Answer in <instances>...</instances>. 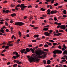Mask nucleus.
Masks as SVG:
<instances>
[{
  "instance_id": "nucleus-50",
  "label": "nucleus",
  "mask_w": 67,
  "mask_h": 67,
  "mask_svg": "<svg viewBox=\"0 0 67 67\" xmlns=\"http://www.w3.org/2000/svg\"><path fill=\"white\" fill-rule=\"evenodd\" d=\"M10 30L11 32H12V31H13V27H11L10 28Z\"/></svg>"
},
{
  "instance_id": "nucleus-49",
  "label": "nucleus",
  "mask_w": 67,
  "mask_h": 67,
  "mask_svg": "<svg viewBox=\"0 0 67 67\" xmlns=\"http://www.w3.org/2000/svg\"><path fill=\"white\" fill-rule=\"evenodd\" d=\"M41 38H37L36 39V40H41Z\"/></svg>"
},
{
  "instance_id": "nucleus-13",
  "label": "nucleus",
  "mask_w": 67,
  "mask_h": 67,
  "mask_svg": "<svg viewBox=\"0 0 67 67\" xmlns=\"http://www.w3.org/2000/svg\"><path fill=\"white\" fill-rule=\"evenodd\" d=\"M19 37H21V36H22V35L21 34V32L20 31H19Z\"/></svg>"
},
{
  "instance_id": "nucleus-51",
  "label": "nucleus",
  "mask_w": 67,
  "mask_h": 67,
  "mask_svg": "<svg viewBox=\"0 0 67 67\" xmlns=\"http://www.w3.org/2000/svg\"><path fill=\"white\" fill-rule=\"evenodd\" d=\"M54 20H55V21H57V18H56V17H54Z\"/></svg>"
},
{
  "instance_id": "nucleus-57",
  "label": "nucleus",
  "mask_w": 67,
  "mask_h": 67,
  "mask_svg": "<svg viewBox=\"0 0 67 67\" xmlns=\"http://www.w3.org/2000/svg\"><path fill=\"white\" fill-rule=\"evenodd\" d=\"M22 64V62H19L18 63V64H20V65H21V64Z\"/></svg>"
},
{
  "instance_id": "nucleus-39",
  "label": "nucleus",
  "mask_w": 67,
  "mask_h": 67,
  "mask_svg": "<svg viewBox=\"0 0 67 67\" xmlns=\"http://www.w3.org/2000/svg\"><path fill=\"white\" fill-rule=\"evenodd\" d=\"M57 27L58 29L59 28V27H60L61 28V26L60 25H59L57 26Z\"/></svg>"
},
{
  "instance_id": "nucleus-52",
  "label": "nucleus",
  "mask_w": 67,
  "mask_h": 67,
  "mask_svg": "<svg viewBox=\"0 0 67 67\" xmlns=\"http://www.w3.org/2000/svg\"><path fill=\"white\" fill-rule=\"evenodd\" d=\"M62 50L63 51H65V48H62Z\"/></svg>"
},
{
  "instance_id": "nucleus-11",
  "label": "nucleus",
  "mask_w": 67,
  "mask_h": 67,
  "mask_svg": "<svg viewBox=\"0 0 67 67\" xmlns=\"http://www.w3.org/2000/svg\"><path fill=\"white\" fill-rule=\"evenodd\" d=\"M14 63H15L16 62V63H17V64H19V61L18 60H14Z\"/></svg>"
},
{
  "instance_id": "nucleus-38",
  "label": "nucleus",
  "mask_w": 67,
  "mask_h": 67,
  "mask_svg": "<svg viewBox=\"0 0 67 67\" xmlns=\"http://www.w3.org/2000/svg\"><path fill=\"white\" fill-rule=\"evenodd\" d=\"M58 48H59V49H61L62 48V47H61V46H60V45H59L58 46Z\"/></svg>"
},
{
  "instance_id": "nucleus-25",
  "label": "nucleus",
  "mask_w": 67,
  "mask_h": 67,
  "mask_svg": "<svg viewBox=\"0 0 67 67\" xmlns=\"http://www.w3.org/2000/svg\"><path fill=\"white\" fill-rule=\"evenodd\" d=\"M9 46H7L5 47V49H8L9 48Z\"/></svg>"
},
{
  "instance_id": "nucleus-35",
  "label": "nucleus",
  "mask_w": 67,
  "mask_h": 67,
  "mask_svg": "<svg viewBox=\"0 0 67 67\" xmlns=\"http://www.w3.org/2000/svg\"><path fill=\"white\" fill-rule=\"evenodd\" d=\"M18 53V52L15 51V52H13V54L14 55V54H16V53Z\"/></svg>"
},
{
  "instance_id": "nucleus-18",
  "label": "nucleus",
  "mask_w": 67,
  "mask_h": 67,
  "mask_svg": "<svg viewBox=\"0 0 67 67\" xmlns=\"http://www.w3.org/2000/svg\"><path fill=\"white\" fill-rule=\"evenodd\" d=\"M26 51L27 52H29L30 51V50L29 48H27L26 49Z\"/></svg>"
},
{
  "instance_id": "nucleus-22",
  "label": "nucleus",
  "mask_w": 67,
  "mask_h": 67,
  "mask_svg": "<svg viewBox=\"0 0 67 67\" xmlns=\"http://www.w3.org/2000/svg\"><path fill=\"white\" fill-rule=\"evenodd\" d=\"M46 43L48 44V45H49L51 46L52 45V43H49L48 42H47Z\"/></svg>"
},
{
  "instance_id": "nucleus-53",
  "label": "nucleus",
  "mask_w": 67,
  "mask_h": 67,
  "mask_svg": "<svg viewBox=\"0 0 67 67\" xmlns=\"http://www.w3.org/2000/svg\"><path fill=\"white\" fill-rule=\"evenodd\" d=\"M32 41L33 42H36V40H32Z\"/></svg>"
},
{
  "instance_id": "nucleus-30",
  "label": "nucleus",
  "mask_w": 67,
  "mask_h": 67,
  "mask_svg": "<svg viewBox=\"0 0 67 67\" xmlns=\"http://www.w3.org/2000/svg\"><path fill=\"white\" fill-rule=\"evenodd\" d=\"M8 45H9V46H13V44H10V43H8Z\"/></svg>"
},
{
  "instance_id": "nucleus-46",
  "label": "nucleus",
  "mask_w": 67,
  "mask_h": 67,
  "mask_svg": "<svg viewBox=\"0 0 67 67\" xmlns=\"http://www.w3.org/2000/svg\"><path fill=\"white\" fill-rule=\"evenodd\" d=\"M17 2H18L19 3H21V1L19 0L17 1Z\"/></svg>"
},
{
  "instance_id": "nucleus-23",
  "label": "nucleus",
  "mask_w": 67,
  "mask_h": 67,
  "mask_svg": "<svg viewBox=\"0 0 67 67\" xmlns=\"http://www.w3.org/2000/svg\"><path fill=\"white\" fill-rule=\"evenodd\" d=\"M63 12L64 14H66V10H63Z\"/></svg>"
},
{
  "instance_id": "nucleus-2",
  "label": "nucleus",
  "mask_w": 67,
  "mask_h": 67,
  "mask_svg": "<svg viewBox=\"0 0 67 67\" xmlns=\"http://www.w3.org/2000/svg\"><path fill=\"white\" fill-rule=\"evenodd\" d=\"M29 59V60L30 63H32L33 62H38L40 61L39 59L37 58H34V57H31V58H30V56H27V57Z\"/></svg>"
},
{
  "instance_id": "nucleus-31",
  "label": "nucleus",
  "mask_w": 67,
  "mask_h": 67,
  "mask_svg": "<svg viewBox=\"0 0 67 67\" xmlns=\"http://www.w3.org/2000/svg\"><path fill=\"white\" fill-rule=\"evenodd\" d=\"M58 5V3H56L54 4V6L55 7H56V6H57Z\"/></svg>"
},
{
  "instance_id": "nucleus-10",
  "label": "nucleus",
  "mask_w": 67,
  "mask_h": 67,
  "mask_svg": "<svg viewBox=\"0 0 67 67\" xmlns=\"http://www.w3.org/2000/svg\"><path fill=\"white\" fill-rule=\"evenodd\" d=\"M25 51H26V50L24 49L23 50H20V52L22 54H23L24 53V52Z\"/></svg>"
},
{
  "instance_id": "nucleus-34",
  "label": "nucleus",
  "mask_w": 67,
  "mask_h": 67,
  "mask_svg": "<svg viewBox=\"0 0 67 67\" xmlns=\"http://www.w3.org/2000/svg\"><path fill=\"white\" fill-rule=\"evenodd\" d=\"M43 62L44 64H46V60H44L43 61Z\"/></svg>"
},
{
  "instance_id": "nucleus-42",
  "label": "nucleus",
  "mask_w": 67,
  "mask_h": 67,
  "mask_svg": "<svg viewBox=\"0 0 67 67\" xmlns=\"http://www.w3.org/2000/svg\"><path fill=\"white\" fill-rule=\"evenodd\" d=\"M59 32H62L63 33L64 32V30H59Z\"/></svg>"
},
{
  "instance_id": "nucleus-3",
  "label": "nucleus",
  "mask_w": 67,
  "mask_h": 67,
  "mask_svg": "<svg viewBox=\"0 0 67 67\" xmlns=\"http://www.w3.org/2000/svg\"><path fill=\"white\" fill-rule=\"evenodd\" d=\"M19 7L22 8H21V10L23 11L24 10L25 8L27 7V6H25L23 4H21L20 5V4H19L16 6V7Z\"/></svg>"
},
{
  "instance_id": "nucleus-12",
  "label": "nucleus",
  "mask_w": 67,
  "mask_h": 67,
  "mask_svg": "<svg viewBox=\"0 0 67 67\" xmlns=\"http://www.w3.org/2000/svg\"><path fill=\"white\" fill-rule=\"evenodd\" d=\"M10 15L11 16H12V17H13V16H15L16 15L15 13H13L11 14Z\"/></svg>"
},
{
  "instance_id": "nucleus-15",
  "label": "nucleus",
  "mask_w": 67,
  "mask_h": 67,
  "mask_svg": "<svg viewBox=\"0 0 67 67\" xmlns=\"http://www.w3.org/2000/svg\"><path fill=\"white\" fill-rule=\"evenodd\" d=\"M63 53L64 54H66V55H67V51L66 50H65L63 52Z\"/></svg>"
},
{
  "instance_id": "nucleus-14",
  "label": "nucleus",
  "mask_w": 67,
  "mask_h": 67,
  "mask_svg": "<svg viewBox=\"0 0 67 67\" xmlns=\"http://www.w3.org/2000/svg\"><path fill=\"white\" fill-rule=\"evenodd\" d=\"M51 61L50 60H48V61H47V64H48V65H49V64H51Z\"/></svg>"
},
{
  "instance_id": "nucleus-59",
  "label": "nucleus",
  "mask_w": 67,
  "mask_h": 67,
  "mask_svg": "<svg viewBox=\"0 0 67 67\" xmlns=\"http://www.w3.org/2000/svg\"><path fill=\"white\" fill-rule=\"evenodd\" d=\"M49 32L50 33H52L53 32V30H51L49 31Z\"/></svg>"
},
{
  "instance_id": "nucleus-36",
  "label": "nucleus",
  "mask_w": 67,
  "mask_h": 67,
  "mask_svg": "<svg viewBox=\"0 0 67 67\" xmlns=\"http://www.w3.org/2000/svg\"><path fill=\"white\" fill-rule=\"evenodd\" d=\"M38 28V27H34L33 28L34 29V30H36V29H37Z\"/></svg>"
},
{
  "instance_id": "nucleus-64",
  "label": "nucleus",
  "mask_w": 67,
  "mask_h": 67,
  "mask_svg": "<svg viewBox=\"0 0 67 67\" xmlns=\"http://www.w3.org/2000/svg\"><path fill=\"white\" fill-rule=\"evenodd\" d=\"M10 62H8L7 64V65H10Z\"/></svg>"
},
{
  "instance_id": "nucleus-9",
  "label": "nucleus",
  "mask_w": 67,
  "mask_h": 67,
  "mask_svg": "<svg viewBox=\"0 0 67 67\" xmlns=\"http://www.w3.org/2000/svg\"><path fill=\"white\" fill-rule=\"evenodd\" d=\"M44 34H45V35H46V36H49L50 34L49 33L46 32L44 33Z\"/></svg>"
},
{
  "instance_id": "nucleus-37",
  "label": "nucleus",
  "mask_w": 67,
  "mask_h": 67,
  "mask_svg": "<svg viewBox=\"0 0 67 67\" xmlns=\"http://www.w3.org/2000/svg\"><path fill=\"white\" fill-rule=\"evenodd\" d=\"M51 14H53V13H54V12L53 10H52L51 12Z\"/></svg>"
},
{
  "instance_id": "nucleus-26",
  "label": "nucleus",
  "mask_w": 67,
  "mask_h": 67,
  "mask_svg": "<svg viewBox=\"0 0 67 67\" xmlns=\"http://www.w3.org/2000/svg\"><path fill=\"white\" fill-rule=\"evenodd\" d=\"M57 43H53V46H56V45H57Z\"/></svg>"
},
{
  "instance_id": "nucleus-24",
  "label": "nucleus",
  "mask_w": 67,
  "mask_h": 67,
  "mask_svg": "<svg viewBox=\"0 0 67 67\" xmlns=\"http://www.w3.org/2000/svg\"><path fill=\"white\" fill-rule=\"evenodd\" d=\"M49 42H50L54 43V41L52 40H49Z\"/></svg>"
},
{
  "instance_id": "nucleus-4",
  "label": "nucleus",
  "mask_w": 67,
  "mask_h": 67,
  "mask_svg": "<svg viewBox=\"0 0 67 67\" xmlns=\"http://www.w3.org/2000/svg\"><path fill=\"white\" fill-rule=\"evenodd\" d=\"M24 23L20 22H18L15 23V25H19V26H22L24 25Z\"/></svg>"
},
{
  "instance_id": "nucleus-60",
  "label": "nucleus",
  "mask_w": 67,
  "mask_h": 67,
  "mask_svg": "<svg viewBox=\"0 0 67 67\" xmlns=\"http://www.w3.org/2000/svg\"><path fill=\"white\" fill-rule=\"evenodd\" d=\"M28 46L30 47H32V46L31 45H29Z\"/></svg>"
},
{
  "instance_id": "nucleus-62",
  "label": "nucleus",
  "mask_w": 67,
  "mask_h": 67,
  "mask_svg": "<svg viewBox=\"0 0 67 67\" xmlns=\"http://www.w3.org/2000/svg\"><path fill=\"white\" fill-rule=\"evenodd\" d=\"M1 55H2V56H4V54H2V53L1 54Z\"/></svg>"
},
{
  "instance_id": "nucleus-19",
  "label": "nucleus",
  "mask_w": 67,
  "mask_h": 67,
  "mask_svg": "<svg viewBox=\"0 0 67 67\" xmlns=\"http://www.w3.org/2000/svg\"><path fill=\"white\" fill-rule=\"evenodd\" d=\"M16 55L17 57V58H18L19 56H20V55L18 53H16Z\"/></svg>"
},
{
  "instance_id": "nucleus-58",
  "label": "nucleus",
  "mask_w": 67,
  "mask_h": 67,
  "mask_svg": "<svg viewBox=\"0 0 67 67\" xmlns=\"http://www.w3.org/2000/svg\"><path fill=\"white\" fill-rule=\"evenodd\" d=\"M62 61L63 62H66V60L65 59H64V60H62Z\"/></svg>"
},
{
  "instance_id": "nucleus-48",
  "label": "nucleus",
  "mask_w": 67,
  "mask_h": 67,
  "mask_svg": "<svg viewBox=\"0 0 67 67\" xmlns=\"http://www.w3.org/2000/svg\"><path fill=\"white\" fill-rule=\"evenodd\" d=\"M52 1H51V3H53L54 2V0H52Z\"/></svg>"
},
{
  "instance_id": "nucleus-27",
  "label": "nucleus",
  "mask_w": 67,
  "mask_h": 67,
  "mask_svg": "<svg viewBox=\"0 0 67 67\" xmlns=\"http://www.w3.org/2000/svg\"><path fill=\"white\" fill-rule=\"evenodd\" d=\"M0 31L2 33H4V30H1Z\"/></svg>"
},
{
  "instance_id": "nucleus-33",
  "label": "nucleus",
  "mask_w": 67,
  "mask_h": 67,
  "mask_svg": "<svg viewBox=\"0 0 67 67\" xmlns=\"http://www.w3.org/2000/svg\"><path fill=\"white\" fill-rule=\"evenodd\" d=\"M32 6L31 5L28 6L27 7V8H32Z\"/></svg>"
},
{
  "instance_id": "nucleus-17",
  "label": "nucleus",
  "mask_w": 67,
  "mask_h": 67,
  "mask_svg": "<svg viewBox=\"0 0 67 67\" xmlns=\"http://www.w3.org/2000/svg\"><path fill=\"white\" fill-rule=\"evenodd\" d=\"M63 47L64 48H65V49H66L67 48V47H66V45L65 44H64L63 45Z\"/></svg>"
},
{
  "instance_id": "nucleus-6",
  "label": "nucleus",
  "mask_w": 67,
  "mask_h": 67,
  "mask_svg": "<svg viewBox=\"0 0 67 67\" xmlns=\"http://www.w3.org/2000/svg\"><path fill=\"white\" fill-rule=\"evenodd\" d=\"M55 31L56 33L58 34H54V36H59V35H62V33H59V32L57 30H55Z\"/></svg>"
},
{
  "instance_id": "nucleus-20",
  "label": "nucleus",
  "mask_w": 67,
  "mask_h": 67,
  "mask_svg": "<svg viewBox=\"0 0 67 67\" xmlns=\"http://www.w3.org/2000/svg\"><path fill=\"white\" fill-rule=\"evenodd\" d=\"M43 30H44V31H48V28H44L43 29Z\"/></svg>"
},
{
  "instance_id": "nucleus-16",
  "label": "nucleus",
  "mask_w": 67,
  "mask_h": 67,
  "mask_svg": "<svg viewBox=\"0 0 67 67\" xmlns=\"http://www.w3.org/2000/svg\"><path fill=\"white\" fill-rule=\"evenodd\" d=\"M38 36H39V35H35L34 36V37L35 38L36 37L38 38Z\"/></svg>"
},
{
  "instance_id": "nucleus-45",
  "label": "nucleus",
  "mask_w": 67,
  "mask_h": 67,
  "mask_svg": "<svg viewBox=\"0 0 67 67\" xmlns=\"http://www.w3.org/2000/svg\"><path fill=\"white\" fill-rule=\"evenodd\" d=\"M46 1H47V2H50V1H52V0H46Z\"/></svg>"
},
{
  "instance_id": "nucleus-41",
  "label": "nucleus",
  "mask_w": 67,
  "mask_h": 67,
  "mask_svg": "<svg viewBox=\"0 0 67 67\" xmlns=\"http://www.w3.org/2000/svg\"><path fill=\"white\" fill-rule=\"evenodd\" d=\"M47 12L48 13H50V12H51V10L49 9H48L47 10Z\"/></svg>"
},
{
  "instance_id": "nucleus-43",
  "label": "nucleus",
  "mask_w": 67,
  "mask_h": 67,
  "mask_svg": "<svg viewBox=\"0 0 67 67\" xmlns=\"http://www.w3.org/2000/svg\"><path fill=\"white\" fill-rule=\"evenodd\" d=\"M63 18H66V17H67V16L65 15H63Z\"/></svg>"
},
{
  "instance_id": "nucleus-21",
  "label": "nucleus",
  "mask_w": 67,
  "mask_h": 67,
  "mask_svg": "<svg viewBox=\"0 0 67 67\" xmlns=\"http://www.w3.org/2000/svg\"><path fill=\"white\" fill-rule=\"evenodd\" d=\"M6 51V49H4L2 51V54H3V53H4V52H5V51Z\"/></svg>"
},
{
  "instance_id": "nucleus-44",
  "label": "nucleus",
  "mask_w": 67,
  "mask_h": 67,
  "mask_svg": "<svg viewBox=\"0 0 67 67\" xmlns=\"http://www.w3.org/2000/svg\"><path fill=\"white\" fill-rule=\"evenodd\" d=\"M13 57L14 59H16V58H17V57H16V56H13Z\"/></svg>"
},
{
  "instance_id": "nucleus-61",
  "label": "nucleus",
  "mask_w": 67,
  "mask_h": 67,
  "mask_svg": "<svg viewBox=\"0 0 67 67\" xmlns=\"http://www.w3.org/2000/svg\"><path fill=\"white\" fill-rule=\"evenodd\" d=\"M30 26H31V27H34V25H30Z\"/></svg>"
},
{
  "instance_id": "nucleus-7",
  "label": "nucleus",
  "mask_w": 67,
  "mask_h": 67,
  "mask_svg": "<svg viewBox=\"0 0 67 67\" xmlns=\"http://www.w3.org/2000/svg\"><path fill=\"white\" fill-rule=\"evenodd\" d=\"M61 29L65 30L66 29V26L65 25H61Z\"/></svg>"
},
{
  "instance_id": "nucleus-8",
  "label": "nucleus",
  "mask_w": 67,
  "mask_h": 67,
  "mask_svg": "<svg viewBox=\"0 0 67 67\" xmlns=\"http://www.w3.org/2000/svg\"><path fill=\"white\" fill-rule=\"evenodd\" d=\"M3 13H9V12H10L9 11V10H3Z\"/></svg>"
},
{
  "instance_id": "nucleus-54",
  "label": "nucleus",
  "mask_w": 67,
  "mask_h": 67,
  "mask_svg": "<svg viewBox=\"0 0 67 67\" xmlns=\"http://www.w3.org/2000/svg\"><path fill=\"white\" fill-rule=\"evenodd\" d=\"M5 31H6V32H9V30L8 29L6 30Z\"/></svg>"
},
{
  "instance_id": "nucleus-55",
  "label": "nucleus",
  "mask_w": 67,
  "mask_h": 67,
  "mask_svg": "<svg viewBox=\"0 0 67 67\" xmlns=\"http://www.w3.org/2000/svg\"><path fill=\"white\" fill-rule=\"evenodd\" d=\"M11 7H14L15 6V5L12 4L11 5Z\"/></svg>"
},
{
  "instance_id": "nucleus-47",
  "label": "nucleus",
  "mask_w": 67,
  "mask_h": 67,
  "mask_svg": "<svg viewBox=\"0 0 67 67\" xmlns=\"http://www.w3.org/2000/svg\"><path fill=\"white\" fill-rule=\"evenodd\" d=\"M44 51H48V49H43Z\"/></svg>"
},
{
  "instance_id": "nucleus-28",
  "label": "nucleus",
  "mask_w": 67,
  "mask_h": 67,
  "mask_svg": "<svg viewBox=\"0 0 67 67\" xmlns=\"http://www.w3.org/2000/svg\"><path fill=\"white\" fill-rule=\"evenodd\" d=\"M17 66H18V65L16 64H15L13 65V66L14 67H16Z\"/></svg>"
},
{
  "instance_id": "nucleus-5",
  "label": "nucleus",
  "mask_w": 67,
  "mask_h": 67,
  "mask_svg": "<svg viewBox=\"0 0 67 67\" xmlns=\"http://www.w3.org/2000/svg\"><path fill=\"white\" fill-rule=\"evenodd\" d=\"M53 53L54 54H56L57 53H58V54H62L63 53L62 51L58 50H55L53 52Z\"/></svg>"
},
{
  "instance_id": "nucleus-40",
  "label": "nucleus",
  "mask_w": 67,
  "mask_h": 67,
  "mask_svg": "<svg viewBox=\"0 0 67 67\" xmlns=\"http://www.w3.org/2000/svg\"><path fill=\"white\" fill-rule=\"evenodd\" d=\"M15 9L16 10H19V9H18V8L17 7H16Z\"/></svg>"
},
{
  "instance_id": "nucleus-29",
  "label": "nucleus",
  "mask_w": 67,
  "mask_h": 67,
  "mask_svg": "<svg viewBox=\"0 0 67 67\" xmlns=\"http://www.w3.org/2000/svg\"><path fill=\"white\" fill-rule=\"evenodd\" d=\"M44 47H47L48 46V45L47 44H46L44 45Z\"/></svg>"
},
{
  "instance_id": "nucleus-63",
  "label": "nucleus",
  "mask_w": 67,
  "mask_h": 67,
  "mask_svg": "<svg viewBox=\"0 0 67 67\" xmlns=\"http://www.w3.org/2000/svg\"><path fill=\"white\" fill-rule=\"evenodd\" d=\"M4 47H5V46H3L2 47V48H4Z\"/></svg>"
},
{
  "instance_id": "nucleus-32",
  "label": "nucleus",
  "mask_w": 67,
  "mask_h": 67,
  "mask_svg": "<svg viewBox=\"0 0 67 67\" xmlns=\"http://www.w3.org/2000/svg\"><path fill=\"white\" fill-rule=\"evenodd\" d=\"M40 10H42V11H44L45 10V9H43V8H41Z\"/></svg>"
},
{
  "instance_id": "nucleus-56",
  "label": "nucleus",
  "mask_w": 67,
  "mask_h": 67,
  "mask_svg": "<svg viewBox=\"0 0 67 67\" xmlns=\"http://www.w3.org/2000/svg\"><path fill=\"white\" fill-rule=\"evenodd\" d=\"M57 10H54V13H57Z\"/></svg>"
},
{
  "instance_id": "nucleus-1",
  "label": "nucleus",
  "mask_w": 67,
  "mask_h": 67,
  "mask_svg": "<svg viewBox=\"0 0 67 67\" xmlns=\"http://www.w3.org/2000/svg\"><path fill=\"white\" fill-rule=\"evenodd\" d=\"M35 53L36 55H35V54H32V56L34 58H45L46 57V54L43 55V54H45V52L44 51H42L41 48H39L38 51H36Z\"/></svg>"
}]
</instances>
